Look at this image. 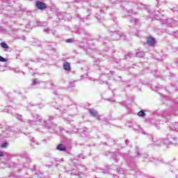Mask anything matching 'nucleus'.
<instances>
[{"mask_svg":"<svg viewBox=\"0 0 178 178\" xmlns=\"http://www.w3.org/2000/svg\"><path fill=\"white\" fill-rule=\"evenodd\" d=\"M26 38H24L23 40H25Z\"/></svg>","mask_w":178,"mask_h":178,"instance_id":"49530a36","label":"nucleus"},{"mask_svg":"<svg viewBox=\"0 0 178 178\" xmlns=\"http://www.w3.org/2000/svg\"><path fill=\"white\" fill-rule=\"evenodd\" d=\"M0 45H1V48H3V49H9V45H8V44H6L5 42H1Z\"/></svg>","mask_w":178,"mask_h":178,"instance_id":"4468645a","label":"nucleus"},{"mask_svg":"<svg viewBox=\"0 0 178 178\" xmlns=\"http://www.w3.org/2000/svg\"><path fill=\"white\" fill-rule=\"evenodd\" d=\"M49 84L51 87L54 86V83L51 81L47 83L46 86H49Z\"/></svg>","mask_w":178,"mask_h":178,"instance_id":"473e14b6","label":"nucleus"},{"mask_svg":"<svg viewBox=\"0 0 178 178\" xmlns=\"http://www.w3.org/2000/svg\"><path fill=\"white\" fill-rule=\"evenodd\" d=\"M63 68L65 69V70H67V72H69L70 70V63L66 62L63 64Z\"/></svg>","mask_w":178,"mask_h":178,"instance_id":"9b49d317","label":"nucleus"},{"mask_svg":"<svg viewBox=\"0 0 178 178\" xmlns=\"http://www.w3.org/2000/svg\"><path fill=\"white\" fill-rule=\"evenodd\" d=\"M44 33H47L48 34V33H49V32L51 31V29H44Z\"/></svg>","mask_w":178,"mask_h":178,"instance_id":"2f4dec72","label":"nucleus"},{"mask_svg":"<svg viewBox=\"0 0 178 178\" xmlns=\"http://www.w3.org/2000/svg\"><path fill=\"white\" fill-rule=\"evenodd\" d=\"M171 10H172L174 13H178V9L177 8H173Z\"/></svg>","mask_w":178,"mask_h":178,"instance_id":"7c9ffc66","label":"nucleus"},{"mask_svg":"<svg viewBox=\"0 0 178 178\" xmlns=\"http://www.w3.org/2000/svg\"><path fill=\"white\" fill-rule=\"evenodd\" d=\"M15 73H19V71H17V70H15Z\"/></svg>","mask_w":178,"mask_h":178,"instance_id":"37998d69","label":"nucleus"},{"mask_svg":"<svg viewBox=\"0 0 178 178\" xmlns=\"http://www.w3.org/2000/svg\"><path fill=\"white\" fill-rule=\"evenodd\" d=\"M21 156L22 158H24L25 159H26L28 162H31V159H30V156H29L27 153H24L21 154Z\"/></svg>","mask_w":178,"mask_h":178,"instance_id":"9d476101","label":"nucleus"},{"mask_svg":"<svg viewBox=\"0 0 178 178\" xmlns=\"http://www.w3.org/2000/svg\"><path fill=\"white\" fill-rule=\"evenodd\" d=\"M0 62H6V58L0 56Z\"/></svg>","mask_w":178,"mask_h":178,"instance_id":"bb28decb","label":"nucleus"},{"mask_svg":"<svg viewBox=\"0 0 178 178\" xmlns=\"http://www.w3.org/2000/svg\"><path fill=\"white\" fill-rule=\"evenodd\" d=\"M32 116L35 121L28 120V123L31 126H35L38 122L42 126H44V127H47V129H53L54 130V129L56 127V124L54 122V117L52 116H49L47 120H42V117L38 114H33Z\"/></svg>","mask_w":178,"mask_h":178,"instance_id":"f257e3e1","label":"nucleus"},{"mask_svg":"<svg viewBox=\"0 0 178 178\" xmlns=\"http://www.w3.org/2000/svg\"><path fill=\"white\" fill-rule=\"evenodd\" d=\"M10 2H12V0H6L3 5H6V3H8V5H10Z\"/></svg>","mask_w":178,"mask_h":178,"instance_id":"393cba45","label":"nucleus"},{"mask_svg":"<svg viewBox=\"0 0 178 178\" xmlns=\"http://www.w3.org/2000/svg\"><path fill=\"white\" fill-rule=\"evenodd\" d=\"M113 158L115 162H119V156H114Z\"/></svg>","mask_w":178,"mask_h":178,"instance_id":"a878e982","label":"nucleus"},{"mask_svg":"<svg viewBox=\"0 0 178 178\" xmlns=\"http://www.w3.org/2000/svg\"><path fill=\"white\" fill-rule=\"evenodd\" d=\"M35 6L40 10H44V9H47V8L45 3H44L42 1H37L36 4H35Z\"/></svg>","mask_w":178,"mask_h":178,"instance_id":"20e7f679","label":"nucleus"},{"mask_svg":"<svg viewBox=\"0 0 178 178\" xmlns=\"http://www.w3.org/2000/svg\"><path fill=\"white\" fill-rule=\"evenodd\" d=\"M1 130L3 133H6V131H8V126H5L4 127H1Z\"/></svg>","mask_w":178,"mask_h":178,"instance_id":"a211bd4d","label":"nucleus"},{"mask_svg":"<svg viewBox=\"0 0 178 178\" xmlns=\"http://www.w3.org/2000/svg\"><path fill=\"white\" fill-rule=\"evenodd\" d=\"M25 66H26V67L29 66V64L26 63V64H25Z\"/></svg>","mask_w":178,"mask_h":178,"instance_id":"79ce46f5","label":"nucleus"},{"mask_svg":"<svg viewBox=\"0 0 178 178\" xmlns=\"http://www.w3.org/2000/svg\"><path fill=\"white\" fill-rule=\"evenodd\" d=\"M66 42H73V39H67Z\"/></svg>","mask_w":178,"mask_h":178,"instance_id":"72a5a7b5","label":"nucleus"},{"mask_svg":"<svg viewBox=\"0 0 178 178\" xmlns=\"http://www.w3.org/2000/svg\"><path fill=\"white\" fill-rule=\"evenodd\" d=\"M170 142L172 143V144H173L174 145H177V144H178V139L175 138V137H172L170 138Z\"/></svg>","mask_w":178,"mask_h":178,"instance_id":"f8f14e48","label":"nucleus"},{"mask_svg":"<svg viewBox=\"0 0 178 178\" xmlns=\"http://www.w3.org/2000/svg\"><path fill=\"white\" fill-rule=\"evenodd\" d=\"M108 101L110 102H115V99H108Z\"/></svg>","mask_w":178,"mask_h":178,"instance_id":"f704fd0d","label":"nucleus"},{"mask_svg":"<svg viewBox=\"0 0 178 178\" xmlns=\"http://www.w3.org/2000/svg\"><path fill=\"white\" fill-rule=\"evenodd\" d=\"M56 149L58 151H66V146L63 144H60L57 146Z\"/></svg>","mask_w":178,"mask_h":178,"instance_id":"1a4fd4ad","label":"nucleus"},{"mask_svg":"<svg viewBox=\"0 0 178 178\" xmlns=\"http://www.w3.org/2000/svg\"><path fill=\"white\" fill-rule=\"evenodd\" d=\"M13 111H15V109L13 108L12 106H8L5 108L4 112H7V113H13Z\"/></svg>","mask_w":178,"mask_h":178,"instance_id":"6e6552de","label":"nucleus"},{"mask_svg":"<svg viewBox=\"0 0 178 178\" xmlns=\"http://www.w3.org/2000/svg\"><path fill=\"white\" fill-rule=\"evenodd\" d=\"M102 173H109V169L102 170Z\"/></svg>","mask_w":178,"mask_h":178,"instance_id":"b1692460","label":"nucleus"},{"mask_svg":"<svg viewBox=\"0 0 178 178\" xmlns=\"http://www.w3.org/2000/svg\"><path fill=\"white\" fill-rule=\"evenodd\" d=\"M144 55H145L144 51H137L136 54H129L128 55L125 56V58L126 59H127V58H134V56L136 58H143Z\"/></svg>","mask_w":178,"mask_h":178,"instance_id":"7ed1b4c3","label":"nucleus"},{"mask_svg":"<svg viewBox=\"0 0 178 178\" xmlns=\"http://www.w3.org/2000/svg\"><path fill=\"white\" fill-rule=\"evenodd\" d=\"M147 44L149 47H152L155 44V38H148L147 39Z\"/></svg>","mask_w":178,"mask_h":178,"instance_id":"423d86ee","label":"nucleus"},{"mask_svg":"<svg viewBox=\"0 0 178 178\" xmlns=\"http://www.w3.org/2000/svg\"><path fill=\"white\" fill-rule=\"evenodd\" d=\"M152 144L154 145H163V144H169V139L168 138H158L156 137L152 138Z\"/></svg>","mask_w":178,"mask_h":178,"instance_id":"f03ea898","label":"nucleus"},{"mask_svg":"<svg viewBox=\"0 0 178 178\" xmlns=\"http://www.w3.org/2000/svg\"><path fill=\"white\" fill-rule=\"evenodd\" d=\"M131 13V11H128L129 17H131V15H130Z\"/></svg>","mask_w":178,"mask_h":178,"instance_id":"c9c22d12","label":"nucleus"},{"mask_svg":"<svg viewBox=\"0 0 178 178\" xmlns=\"http://www.w3.org/2000/svg\"><path fill=\"white\" fill-rule=\"evenodd\" d=\"M157 8H159V2H158Z\"/></svg>","mask_w":178,"mask_h":178,"instance_id":"58836bf2","label":"nucleus"},{"mask_svg":"<svg viewBox=\"0 0 178 178\" xmlns=\"http://www.w3.org/2000/svg\"><path fill=\"white\" fill-rule=\"evenodd\" d=\"M73 172H72V175H74L75 176H79V177H81V175L79 172H74V170H72Z\"/></svg>","mask_w":178,"mask_h":178,"instance_id":"5701e85b","label":"nucleus"},{"mask_svg":"<svg viewBox=\"0 0 178 178\" xmlns=\"http://www.w3.org/2000/svg\"><path fill=\"white\" fill-rule=\"evenodd\" d=\"M152 89L153 91H158V90H159V86H152Z\"/></svg>","mask_w":178,"mask_h":178,"instance_id":"412c9836","label":"nucleus"},{"mask_svg":"<svg viewBox=\"0 0 178 178\" xmlns=\"http://www.w3.org/2000/svg\"><path fill=\"white\" fill-rule=\"evenodd\" d=\"M3 156V152L0 151V156Z\"/></svg>","mask_w":178,"mask_h":178,"instance_id":"e433bc0d","label":"nucleus"},{"mask_svg":"<svg viewBox=\"0 0 178 178\" xmlns=\"http://www.w3.org/2000/svg\"><path fill=\"white\" fill-rule=\"evenodd\" d=\"M138 116H140V118H144L145 116V113L144 111H140L138 113Z\"/></svg>","mask_w":178,"mask_h":178,"instance_id":"dca6fc26","label":"nucleus"},{"mask_svg":"<svg viewBox=\"0 0 178 178\" xmlns=\"http://www.w3.org/2000/svg\"><path fill=\"white\" fill-rule=\"evenodd\" d=\"M143 134H145V132L144 131H142Z\"/></svg>","mask_w":178,"mask_h":178,"instance_id":"ea45409f","label":"nucleus"},{"mask_svg":"<svg viewBox=\"0 0 178 178\" xmlns=\"http://www.w3.org/2000/svg\"><path fill=\"white\" fill-rule=\"evenodd\" d=\"M56 109H58L60 112H63V109L62 108V106H59L56 107Z\"/></svg>","mask_w":178,"mask_h":178,"instance_id":"cd10ccee","label":"nucleus"},{"mask_svg":"<svg viewBox=\"0 0 178 178\" xmlns=\"http://www.w3.org/2000/svg\"><path fill=\"white\" fill-rule=\"evenodd\" d=\"M35 143V138H32V143H31V146L34 147Z\"/></svg>","mask_w":178,"mask_h":178,"instance_id":"c85d7f7f","label":"nucleus"},{"mask_svg":"<svg viewBox=\"0 0 178 178\" xmlns=\"http://www.w3.org/2000/svg\"><path fill=\"white\" fill-rule=\"evenodd\" d=\"M16 118L17 119H19V120H22V115H20V114H16Z\"/></svg>","mask_w":178,"mask_h":178,"instance_id":"4be33fe9","label":"nucleus"},{"mask_svg":"<svg viewBox=\"0 0 178 178\" xmlns=\"http://www.w3.org/2000/svg\"><path fill=\"white\" fill-rule=\"evenodd\" d=\"M42 173L41 172H37L35 174V177H38V178H42Z\"/></svg>","mask_w":178,"mask_h":178,"instance_id":"f3484780","label":"nucleus"},{"mask_svg":"<svg viewBox=\"0 0 178 178\" xmlns=\"http://www.w3.org/2000/svg\"><path fill=\"white\" fill-rule=\"evenodd\" d=\"M41 83V81L38 80V79H35L32 81V86H37V84H40Z\"/></svg>","mask_w":178,"mask_h":178,"instance_id":"2eb2a0df","label":"nucleus"},{"mask_svg":"<svg viewBox=\"0 0 178 178\" xmlns=\"http://www.w3.org/2000/svg\"><path fill=\"white\" fill-rule=\"evenodd\" d=\"M38 26H47V22H38Z\"/></svg>","mask_w":178,"mask_h":178,"instance_id":"6ab92c4d","label":"nucleus"},{"mask_svg":"<svg viewBox=\"0 0 178 178\" xmlns=\"http://www.w3.org/2000/svg\"><path fill=\"white\" fill-rule=\"evenodd\" d=\"M97 20H99V17H97Z\"/></svg>","mask_w":178,"mask_h":178,"instance_id":"c03bdc74","label":"nucleus"},{"mask_svg":"<svg viewBox=\"0 0 178 178\" xmlns=\"http://www.w3.org/2000/svg\"><path fill=\"white\" fill-rule=\"evenodd\" d=\"M130 22L131 24L129 25V27H134V26H138V19L132 18L131 19H130Z\"/></svg>","mask_w":178,"mask_h":178,"instance_id":"0eeeda50","label":"nucleus"},{"mask_svg":"<svg viewBox=\"0 0 178 178\" xmlns=\"http://www.w3.org/2000/svg\"><path fill=\"white\" fill-rule=\"evenodd\" d=\"M159 60H162V59H161V58H159Z\"/></svg>","mask_w":178,"mask_h":178,"instance_id":"a18cd8bd","label":"nucleus"},{"mask_svg":"<svg viewBox=\"0 0 178 178\" xmlns=\"http://www.w3.org/2000/svg\"><path fill=\"white\" fill-rule=\"evenodd\" d=\"M177 66H178V62L177 63Z\"/></svg>","mask_w":178,"mask_h":178,"instance_id":"de8ad7c7","label":"nucleus"},{"mask_svg":"<svg viewBox=\"0 0 178 178\" xmlns=\"http://www.w3.org/2000/svg\"><path fill=\"white\" fill-rule=\"evenodd\" d=\"M112 38H113V40H118V38H120V35L115 32H113Z\"/></svg>","mask_w":178,"mask_h":178,"instance_id":"ddd939ff","label":"nucleus"},{"mask_svg":"<svg viewBox=\"0 0 178 178\" xmlns=\"http://www.w3.org/2000/svg\"><path fill=\"white\" fill-rule=\"evenodd\" d=\"M161 16H162V15H161V14H159V17H161Z\"/></svg>","mask_w":178,"mask_h":178,"instance_id":"a19ab883","label":"nucleus"},{"mask_svg":"<svg viewBox=\"0 0 178 178\" xmlns=\"http://www.w3.org/2000/svg\"><path fill=\"white\" fill-rule=\"evenodd\" d=\"M6 147H8V143L1 144V148H6Z\"/></svg>","mask_w":178,"mask_h":178,"instance_id":"c756f323","label":"nucleus"},{"mask_svg":"<svg viewBox=\"0 0 178 178\" xmlns=\"http://www.w3.org/2000/svg\"><path fill=\"white\" fill-rule=\"evenodd\" d=\"M118 173L120 175H124V170H123L122 168H120L118 170Z\"/></svg>","mask_w":178,"mask_h":178,"instance_id":"aec40b11","label":"nucleus"},{"mask_svg":"<svg viewBox=\"0 0 178 178\" xmlns=\"http://www.w3.org/2000/svg\"><path fill=\"white\" fill-rule=\"evenodd\" d=\"M89 113L93 118H97V119H99V115H98V112L96 110L92 108L89 109Z\"/></svg>","mask_w":178,"mask_h":178,"instance_id":"39448f33","label":"nucleus"},{"mask_svg":"<svg viewBox=\"0 0 178 178\" xmlns=\"http://www.w3.org/2000/svg\"><path fill=\"white\" fill-rule=\"evenodd\" d=\"M0 126H2V124H0Z\"/></svg>","mask_w":178,"mask_h":178,"instance_id":"09e8293b","label":"nucleus"},{"mask_svg":"<svg viewBox=\"0 0 178 178\" xmlns=\"http://www.w3.org/2000/svg\"><path fill=\"white\" fill-rule=\"evenodd\" d=\"M128 143H129V140H125V143L127 144V145Z\"/></svg>","mask_w":178,"mask_h":178,"instance_id":"4c0bfd02","label":"nucleus"}]
</instances>
